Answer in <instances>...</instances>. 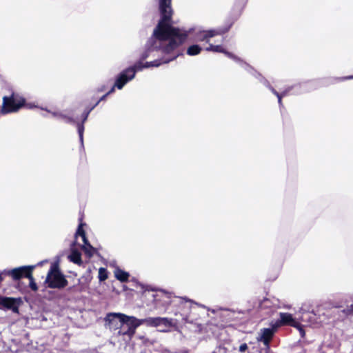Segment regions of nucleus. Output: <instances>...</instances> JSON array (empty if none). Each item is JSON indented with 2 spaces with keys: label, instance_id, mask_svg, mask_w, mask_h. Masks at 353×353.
Here are the masks:
<instances>
[{
  "label": "nucleus",
  "instance_id": "a878e982",
  "mask_svg": "<svg viewBox=\"0 0 353 353\" xmlns=\"http://www.w3.org/2000/svg\"><path fill=\"white\" fill-rule=\"evenodd\" d=\"M183 300H185V307H187L188 308L194 309V307L192 306L193 305L201 306L202 307H205L203 305L198 304L192 300H188L186 298H183Z\"/></svg>",
  "mask_w": 353,
  "mask_h": 353
},
{
  "label": "nucleus",
  "instance_id": "cd10ccee",
  "mask_svg": "<svg viewBox=\"0 0 353 353\" xmlns=\"http://www.w3.org/2000/svg\"><path fill=\"white\" fill-rule=\"evenodd\" d=\"M214 52H222L224 53L226 56L228 53H230L223 49V48L220 45H214Z\"/></svg>",
  "mask_w": 353,
  "mask_h": 353
},
{
  "label": "nucleus",
  "instance_id": "a211bd4d",
  "mask_svg": "<svg viewBox=\"0 0 353 353\" xmlns=\"http://www.w3.org/2000/svg\"><path fill=\"white\" fill-rule=\"evenodd\" d=\"M94 108V106H92L90 110L85 111L82 115H81V122H79L77 121V118H74L76 120L75 123H73L72 124H76L77 127V131L79 137V141L81 142V144L83 145V132H84V123L86 121L88 115L90 112Z\"/></svg>",
  "mask_w": 353,
  "mask_h": 353
},
{
  "label": "nucleus",
  "instance_id": "423d86ee",
  "mask_svg": "<svg viewBox=\"0 0 353 353\" xmlns=\"http://www.w3.org/2000/svg\"><path fill=\"white\" fill-rule=\"evenodd\" d=\"M45 283L50 288L61 289L68 285V281L56 265H52L49 270Z\"/></svg>",
  "mask_w": 353,
  "mask_h": 353
},
{
  "label": "nucleus",
  "instance_id": "ea45409f",
  "mask_svg": "<svg viewBox=\"0 0 353 353\" xmlns=\"http://www.w3.org/2000/svg\"><path fill=\"white\" fill-rule=\"evenodd\" d=\"M42 263H43V262L41 261V262H39V263H38V265H41Z\"/></svg>",
  "mask_w": 353,
  "mask_h": 353
},
{
  "label": "nucleus",
  "instance_id": "20e7f679",
  "mask_svg": "<svg viewBox=\"0 0 353 353\" xmlns=\"http://www.w3.org/2000/svg\"><path fill=\"white\" fill-rule=\"evenodd\" d=\"M256 78L259 79V81L261 82L265 86L271 90V92L274 95L276 96L280 106L282 105V98L287 96L292 90H295L294 92V94H300L301 92L308 91V89L307 88V83H302L292 87H289L287 89L282 91L281 93H279L273 87L270 85L269 81L265 78H264L261 74V77L256 76Z\"/></svg>",
  "mask_w": 353,
  "mask_h": 353
},
{
  "label": "nucleus",
  "instance_id": "473e14b6",
  "mask_svg": "<svg viewBox=\"0 0 353 353\" xmlns=\"http://www.w3.org/2000/svg\"><path fill=\"white\" fill-rule=\"evenodd\" d=\"M116 89H117V87H115V82H114L112 87L111 88V89L107 92V94L109 95V94L113 93Z\"/></svg>",
  "mask_w": 353,
  "mask_h": 353
},
{
  "label": "nucleus",
  "instance_id": "7ed1b4c3",
  "mask_svg": "<svg viewBox=\"0 0 353 353\" xmlns=\"http://www.w3.org/2000/svg\"><path fill=\"white\" fill-rule=\"evenodd\" d=\"M231 27V24L226 27L219 28L217 29L201 30H196L194 28H191L194 30L188 35L187 39L182 43L183 44L187 40L190 39L192 41L206 43L210 42V39L216 35H221L227 32Z\"/></svg>",
  "mask_w": 353,
  "mask_h": 353
},
{
  "label": "nucleus",
  "instance_id": "9b49d317",
  "mask_svg": "<svg viewBox=\"0 0 353 353\" xmlns=\"http://www.w3.org/2000/svg\"><path fill=\"white\" fill-rule=\"evenodd\" d=\"M83 224L80 223L75 233V238L81 236L83 242L82 250L88 257H92L96 252V249L93 248L88 242L84 230L83 229Z\"/></svg>",
  "mask_w": 353,
  "mask_h": 353
},
{
  "label": "nucleus",
  "instance_id": "6e6552de",
  "mask_svg": "<svg viewBox=\"0 0 353 353\" xmlns=\"http://www.w3.org/2000/svg\"><path fill=\"white\" fill-rule=\"evenodd\" d=\"M123 329L119 331V335L132 336L135 333L136 329L143 324V319H139L134 316L123 314Z\"/></svg>",
  "mask_w": 353,
  "mask_h": 353
},
{
  "label": "nucleus",
  "instance_id": "39448f33",
  "mask_svg": "<svg viewBox=\"0 0 353 353\" xmlns=\"http://www.w3.org/2000/svg\"><path fill=\"white\" fill-rule=\"evenodd\" d=\"M256 78L259 79V81L261 82L265 86L271 90V92L274 95L276 96L280 106L282 105V98L287 96L292 90H295L294 92V94H300L301 92L308 91V89L307 88V83H302L292 87H289L287 89L282 91L281 93H279L273 87L270 85L269 81L265 78H264L261 74V77L256 76Z\"/></svg>",
  "mask_w": 353,
  "mask_h": 353
},
{
  "label": "nucleus",
  "instance_id": "c756f323",
  "mask_svg": "<svg viewBox=\"0 0 353 353\" xmlns=\"http://www.w3.org/2000/svg\"><path fill=\"white\" fill-rule=\"evenodd\" d=\"M248 349L246 343H243L239 346V352H244Z\"/></svg>",
  "mask_w": 353,
  "mask_h": 353
},
{
  "label": "nucleus",
  "instance_id": "c85d7f7f",
  "mask_svg": "<svg viewBox=\"0 0 353 353\" xmlns=\"http://www.w3.org/2000/svg\"><path fill=\"white\" fill-rule=\"evenodd\" d=\"M294 327H296L299 330L301 337L305 336V331L303 328V326L299 322H298V326H294Z\"/></svg>",
  "mask_w": 353,
  "mask_h": 353
},
{
  "label": "nucleus",
  "instance_id": "f8f14e48",
  "mask_svg": "<svg viewBox=\"0 0 353 353\" xmlns=\"http://www.w3.org/2000/svg\"><path fill=\"white\" fill-rule=\"evenodd\" d=\"M21 298H12L2 296L0 298V307L12 310L14 313L19 314V307L21 304Z\"/></svg>",
  "mask_w": 353,
  "mask_h": 353
},
{
  "label": "nucleus",
  "instance_id": "58836bf2",
  "mask_svg": "<svg viewBox=\"0 0 353 353\" xmlns=\"http://www.w3.org/2000/svg\"><path fill=\"white\" fill-rule=\"evenodd\" d=\"M163 353H168V350H165Z\"/></svg>",
  "mask_w": 353,
  "mask_h": 353
},
{
  "label": "nucleus",
  "instance_id": "0eeeda50",
  "mask_svg": "<svg viewBox=\"0 0 353 353\" xmlns=\"http://www.w3.org/2000/svg\"><path fill=\"white\" fill-rule=\"evenodd\" d=\"M23 105H25V99L19 95L12 94L10 97H4L1 112L3 114L15 112Z\"/></svg>",
  "mask_w": 353,
  "mask_h": 353
},
{
  "label": "nucleus",
  "instance_id": "412c9836",
  "mask_svg": "<svg viewBox=\"0 0 353 353\" xmlns=\"http://www.w3.org/2000/svg\"><path fill=\"white\" fill-rule=\"evenodd\" d=\"M68 258L70 261H72L74 263L78 265H81L82 263L81 253L73 248H71V253L68 255Z\"/></svg>",
  "mask_w": 353,
  "mask_h": 353
},
{
  "label": "nucleus",
  "instance_id": "2eb2a0df",
  "mask_svg": "<svg viewBox=\"0 0 353 353\" xmlns=\"http://www.w3.org/2000/svg\"><path fill=\"white\" fill-rule=\"evenodd\" d=\"M227 57L231 59H232L234 61H235L237 64L239 65L240 67H241L243 70H245L246 72L254 76L255 78L256 76L261 77V74L259 73L256 70H255L251 65H250L248 63L244 61L243 59H241L240 57H237L236 55L232 54V53H228Z\"/></svg>",
  "mask_w": 353,
  "mask_h": 353
},
{
  "label": "nucleus",
  "instance_id": "c9c22d12",
  "mask_svg": "<svg viewBox=\"0 0 353 353\" xmlns=\"http://www.w3.org/2000/svg\"><path fill=\"white\" fill-rule=\"evenodd\" d=\"M347 310L353 312V303L348 307Z\"/></svg>",
  "mask_w": 353,
  "mask_h": 353
},
{
  "label": "nucleus",
  "instance_id": "6ab92c4d",
  "mask_svg": "<svg viewBox=\"0 0 353 353\" xmlns=\"http://www.w3.org/2000/svg\"><path fill=\"white\" fill-rule=\"evenodd\" d=\"M274 335V330L271 328H263L261 330V332L257 336L256 339L258 341H261L264 345L269 348L270 341Z\"/></svg>",
  "mask_w": 353,
  "mask_h": 353
},
{
  "label": "nucleus",
  "instance_id": "f03ea898",
  "mask_svg": "<svg viewBox=\"0 0 353 353\" xmlns=\"http://www.w3.org/2000/svg\"><path fill=\"white\" fill-rule=\"evenodd\" d=\"M152 35L148 39L144 51L141 54L140 59L134 65L128 67L132 68L134 71V76L137 72L142 71L145 68L151 67H159L162 64L168 63L175 60L180 54L179 52V46L175 45L169 47L168 42L158 43H151ZM153 41H156L154 39Z\"/></svg>",
  "mask_w": 353,
  "mask_h": 353
},
{
  "label": "nucleus",
  "instance_id": "bb28decb",
  "mask_svg": "<svg viewBox=\"0 0 353 353\" xmlns=\"http://www.w3.org/2000/svg\"><path fill=\"white\" fill-rule=\"evenodd\" d=\"M181 316L183 321L185 323H192L195 321V319L192 318L189 314H182Z\"/></svg>",
  "mask_w": 353,
  "mask_h": 353
},
{
  "label": "nucleus",
  "instance_id": "2f4dec72",
  "mask_svg": "<svg viewBox=\"0 0 353 353\" xmlns=\"http://www.w3.org/2000/svg\"><path fill=\"white\" fill-rule=\"evenodd\" d=\"M339 81H345V80H349V79H353V75L351 76H347L344 77H340L337 79Z\"/></svg>",
  "mask_w": 353,
  "mask_h": 353
},
{
  "label": "nucleus",
  "instance_id": "e433bc0d",
  "mask_svg": "<svg viewBox=\"0 0 353 353\" xmlns=\"http://www.w3.org/2000/svg\"><path fill=\"white\" fill-rule=\"evenodd\" d=\"M103 88H99V89L98 90V91H99V92H101V91H103Z\"/></svg>",
  "mask_w": 353,
  "mask_h": 353
},
{
  "label": "nucleus",
  "instance_id": "1a4fd4ad",
  "mask_svg": "<svg viewBox=\"0 0 353 353\" xmlns=\"http://www.w3.org/2000/svg\"><path fill=\"white\" fill-rule=\"evenodd\" d=\"M134 78V71L132 68H126L115 77V87H117V90H121L125 85L132 81Z\"/></svg>",
  "mask_w": 353,
  "mask_h": 353
},
{
  "label": "nucleus",
  "instance_id": "5701e85b",
  "mask_svg": "<svg viewBox=\"0 0 353 353\" xmlns=\"http://www.w3.org/2000/svg\"><path fill=\"white\" fill-rule=\"evenodd\" d=\"M201 50H202L201 47H200L197 44H194V45L190 46L188 48L186 52H187V54H188L189 56H195V55L200 54Z\"/></svg>",
  "mask_w": 353,
  "mask_h": 353
},
{
  "label": "nucleus",
  "instance_id": "7c9ffc66",
  "mask_svg": "<svg viewBox=\"0 0 353 353\" xmlns=\"http://www.w3.org/2000/svg\"><path fill=\"white\" fill-rule=\"evenodd\" d=\"M108 96L107 93L103 95L93 106L95 108L101 101L105 100Z\"/></svg>",
  "mask_w": 353,
  "mask_h": 353
},
{
  "label": "nucleus",
  "instance_id": "72a5a7b5",
  "mask_svg": "<svg viewBox=\"0 0 353 353\" xmlns=\"http://www.w3.org/2000/svg\"><path fill=\"white\" fill-rule=\"evenodd\" d=\"M206 51H212L214 52V45L213 44H209L208 47L205 48Z\"/></svg>",
  "mask_w": 353,
  "mask_h": 353
},
{
  "label": "nucleus",
  "instance_id": "f257e3e1",
  "mask_svg": "<svg viewBox=\"0 0 353 353\" xmlns=\"http://www.w3.org/2000/svg\"><path fill=\"white\" fill-rule=\"evenodd\" d=\"M158 8L160 19L153 30L151 43H163L168 42L169 47L181 46L187 39L188 35L194 30L192 28H179L172 25V0H158Z\"/></svg>",
  "mask_w": 353,
  "mask_h": 353
},
{
  "label": "nucleus",
  "instance_id": "4468645a",
  "mask_svg": "<svg viewBox=\"0 0 353 353\" xmlns=\"http://www.w3.org/2000/svg\"><path fill=\"white\" fill-rule=\"evenodd\" d=\"M35 265L21 266L8 270L7 274L14 280H19L22 277H27V274L32 272Z\"/></svg>",
  "mask_w": 353,
  "mask_h": 353
},
{
  "label": "nucleus",
  "instance_id": "393cba45",
  "mask_svg": "<svg viewBox=\"0 0 353 353\" xmlns=\"http://www.w3.org/2000/svg\"><path fill=\"white\" fill-rule=\"evenodd\" d=\"M98 278L100 281H104L108 279V272L107 270L104 268H100L99 269V275Z\"/></svg>",
  "mask_w": 353,
  "mask_h": 353
},
{
  "label": "nucleus",
  "instance_id": "aec40b11",
  "mask_svg": "<svg viewBox=\"0 0 353 353\" xmlns=\"http://www.w3.org/2000/svg\"><path fill=\"white\" fill-rule=\"evenodd\" d=\"M280 319L277 322L278 325H288L290 326H298V322L293 318L290 313L280 312Z\"/></svg>",
  "mask_w": 353,
  "mask_h": 353
},
{
  "label": "nucleus",
  "instance_id": "f3484780",
  "mask_svg": "<svg viewBox=\"0 0 353 353\" xmlns=\"http://www.w3.org/2000/svg\"><path fill=\"white\" fill-rule=\"evenodd\" d=\"M42 110H44V108H41ZM46 111L49 112L52 117L60 119L63 121L64 122L67 123H73L76 122V120L74 119V117L73 116V114L71 112L68 111H51L48 109H45Z\"/></svg>",
  "mask_w": 353,
  "mask_h": 353
},
{
  "label": "nucleus",
  "instance_id": "ddd939ff",
  "mask_svg": "<svg viewBox=\"0 0 353 353\" xmlns=\"http://www.w3.org/2000/svg\"><path fill=\"white\" fill-rule=\"evenodd\" d=\"M143 324L151 327H171L173 325L172 320L165 317H149L143 319Z\"/></svg>",
  "mask_w": 353,
  "mask_h": 353
},
{
  "label": "nucleus",
  "instance_id": "f704fd0d",
  "mask_svg": "<svg viewBox=\"0 0 353 353\" xmlns=\"http://www.w3.org/2000/svg\"><path fill=\"white\" fill-rule=\"evenodd\" d=\"M26 106L28 108H32L33 107H36L35 105H32L30 103L26 104Z\"/></svg>",
  "mask_w": 353,
  "mask_h": 353
},
{
  "label": "nucleus",
  "instance_id": "4be33fe9",
  "mask_svg": "<svg viewBox=\"0 0 353 353\" xmlns=\"http://www.w3.org/2000/svg\"><path fill=\"white\" fill-rule=\"evenodd\" d=\"M114 273L117 279L121 282H127L129 279V273L122 270L121 269H116Z\"/></svg>",
  "mask_w": 353,
  "mask_h": 353
},
{
  "label": "nucleus",
  "instance_id": "b1692460",
  "mask_svg": "<svg viewBox=\"0 0 353 353\" xmlns=\"http://www.w3.org/2000/svg\"><path fill=\"white\" fill-rule=\"evenodd\" d=\"M26 278H28L30 281L29 285H30V288H31V290L36 292L38 290V288H37V285L35 283L34 279L32 275V272L28 273Z\"/></svg>",
  "mask_w": 353,
  "mask_h": 353
},
{
  "label": "nucleus",
  "instance_id": "dca6fc26",
  "mask_svg": "<svg viewBox=\"0 0 353 353\" xmlns=\"http://www.w3.org/2000/svg\"><path fill=\"white\" fill-rule=\"evenodd\" d=\"M227 57L231 59H232L234 61H235L237 64L239 65L240 67H241L243 70H245L246 72L254 76L255 78L256 76L261 77V74L259 73L256 70H255L251 65H250L248 63L244 61L243 59H241L240 57H237L236 55L232 54V53H228Z\"/></svg>",
  "mask_w": 353,
  "mask_h": 353
},
{
  "label": "nucleus",
  "instance_id": "4c0bfd02",
  "mask_svg": "<svg viewBox=\"0 0 353 353\" xmlns=\"http://www.w3.org/2000/svg\"><path fill=\"white\" fill-rule=\"evenodd\" d=\"M161 332H168L166 330H161Z\"/></svg>",
  "mask_w": 353,
  "mask_h": 353
},
{
  "label": "nucleus",
  "instance_id": "9d476101",
  "mask_svg": "<svg viewBox=\"0 0 353 353\" xmlns=\"http://www.w3.org/2000/svg\"><path fill=\"white\" fill-rule=\"evenodd\" d=\"M123 314L108 313L105 318V326L112 330H123Z\"/></svg>",
  "mask_w": 353,
  "mask_h": 353
}]
</instances>
